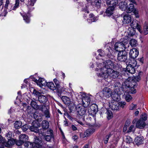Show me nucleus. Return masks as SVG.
Returning <instances> with one entry per match:
<instances>
[{
  "mask_svg": "<svg viewBox=\"0 0 148 148\" xmlns=\"http://www.w3.org/2000/svg\"><path fill=\"white\" fill-rule=\"evenodd\" d=\"M95 71L99 77H102L108 82L111 81V78L116 79L120 75L119 72L114 70L112 68L114 67V64L111 60H108L105 62H97Z\"/></svg>",
  "mask_w": 148,
  "mask_h": 148,
  "instance_id": "obj_1",
  "label": "nucleus"
},
{
  "mask_svg": "<svg viewBox=\"0 0 148 148\" xmlns=\"http://www.w3.org/2000/svg\"><path fill=\"white\" fill-rule=\"evenodd\" d=\"M141 72H140L137 75L132 78L129 77L124 82V85L128 88V90L130 93L134 94L136 92V90L135 88L137 86V82H138L141 80Z\"/></svg>",
  "mask_w": 148,
  "mask_h": 148,
  "instance_id": "obj_2",
  "label": "nucleus"
},
{
  "mask_svg": "<svg viewBox=\"0 0 148 148\" xmlns=\"http://www.w3.org/2000/svg\"><path fill=\"white\" fill-rule=\"evenodd\" d=\"M30 78H32V80L35 82L40 87L47 85L51 90H54L56 89V87L52 82L47 83L45 79L41 78H39L38 79L33 76H31Z\"/></svg>",
  "mask_w": 148,
  "mask_h": 148,
  "instance_id": "obj_3",
  "label": "nucleus"
},
{
  "mask_svg": "<svg viewBox=\"0 0 148 148\" xmlns=\"http://www.w3.org/2000/svg\"><path fill=\"white\" fill-rule=\"evenodd\" d=\"M129 44L128 43L127 40H124V41L118 42L115 43L114 48L117 51H128Z\"/></svg>",
  "mask_w": 148,
  "mask_h": 148,
  "instance_id": "obj_4",
  "label": "nucleus"
},
{
  "mask_svg": "<svg viewBox=\"0 0 148 148\" xmlns=\"http://www.w3.org/2000/svg\"><path fill=\"white\" fill-rule=\"evenodd\" d=\"M84 106H82L81 104H78L76 107V110L78 114L82 116L80 118V120H76V121L81 125H82L83 122L84 121V118L82 116L86 114V110Z\"/></svg>",
  "mask_w": 148,
  "mask_h": 148,
  "instance_id": "obj_5",
  "label": "nucleus"
},
{
  "mask_svg": "<svg viewBox=\"0 0 148 148\" xmlns=\"http://www.w3.org/2000/svg\"><path fill=\"white\" fill-rule=\"evenodd\" d=\"M19 5V0H15V3L12 5V4L9 0H6L5 7L6 10L10 11L15 10L18 8Z\"/></svg>",
  "mask_w": 148,
  "mask_h": 148,
  "instance_id": "obj_6",
  "label": "nucleus"
},
{
  "mask_svg": "<svg viewBox=\"0 0 148 148\" xmlns=\"http://www.w3.org/2000/svg\"><path fill=\"white\" fill-rule=\"evenodd\" d=\"M115 96L113 98L114 101L110 104V107L113 110H118L119 109V105L117 101L119 100V96L117 95H115Z\"/></svg>",
  "mask_w": 148,
  "mask_h": 148,
  "instance_id": "obj_7",
  "label": "nucleus"
},
{
  "mask_svg": "<svg viewBox=\"0 0 148 148\" xmlns=\"http://www.w3.org/2000/svg\"><path fill=\"white\" fill-rule=\"evenodd\" d=\"M122 85L120 82H115L114 84V90L116 95L121 94L124 92V91L123 90V89L122 88Z\"/></svg>",
  "mask_w": 148,
  "mask_h": 148,
  "instance_id": "obj_8",
  "label": "nucleus"
},
{
  "mask_svg": "<svg viewBox=\"0 0 148 148\" xmlns=\"http://www.w3.org/2000/svg\"><path fill=\"white\" fill-rule=\"evenodd\" d=\"M83 98L81 101V104L84 107H87L89 105L90 101V97L87 95L84 94Z\"/></svg>",
  "mask_w": 148,
  "mask_h": 148,
  "instance_id": "obj_9",
  "label": "nucleus"
},
{
  "mask_svg": "<svg viewBox=\"0 0 148 148\" xmlns=\"http://www.w3.org/2000/svg\"><path fill=\"white\" fill-rule=\"evenodd\" d=\"M98 111V106L95 104L91 105L89 108L88 112L89 114L94 116L97 113Z\"/></svg>",
  "mask_w": 148,
  "mask_h": 148,
  "instance_id": "obj_10",
  "label": "nucleus"
},
{
  "mask_svg": "<svg viewBox=\"0 0 148 148\" xmlns=\"http://www.w3.org/2000/svg\"><path fill=\"white\" fill-rule=\"evenodd\" d=\"M127 59V55L125 51H120L119 52L118 56V60L121 62H125Z\"/></svg>",
  "mask_w": 148,
  "mask_h": 148,
  "instance_id": "obj_11",
  "label": "nucleus"
},
{
  "mask_svg": "<svg viewBox=\"0 0 148 148\" xmlns=\"http://www.w3.org/2000/svg\"><path fill=\"white\" fill-rule=\"evenodd\" d=\"M102 93L103 96L106 98H109L111 96L112 94V90L109 88L106 87L102 90Z\"/></svg>",
  "mask_w": 148,
  "mask_h": 148,
  "instance_id": "obj_12",
  "label": "nucleus"
},
{
  "mask_svg": "<svg viewBox=\"0 0 148 148\" xmlns=\"http://www.w3.org/2000/svg\"><path fill=\"white\" fill-rule=\"evenodd\" d=\"M32 125L29 126V130L32 132H34L36 133L39 132L38 127H39V123L36 122H33L32 123Z\"/></svg>",
  "mask_w": 148,
  "mask_h": 148,
  "instance_id": "obj_13",
  "label": "nucleus"
},
{
  "mask_svg": "<svg viewBox=\"0 0 148 148\" xmlns=\"http://www.w3.org/2000/svg\"><path fill=\"white\" fill-rule=\"evenodd\" d=\"M138 51L136 48H134L130 50L129 53L130 57L132 59H134L138 56Z\"/></svg>",
  "mask_w": 148,
  "mask_h": 148,
  "instance_id": "obj_14",
  "label": "nucleus"
},
{
  "mask_svg": "<svg viewBox=\"0 0 148 148\" xmlns=\"http://www.w3.org/2000/svg\"><path fill=\"white\" fill-rule=\"evenodd\" d=\"M98 52L99 53L98 56L96 57V58L97 59H101L103 61L107 57L106 54L105 52L101 49H99L98 50Z\"/></svg>",
  "mask_w": 148,
  "mask_h": 148,
  "instance_id": "obj_15",
  "label": "nucleus"
},
{
  "mask_svg": "<svg viewBox=\"0 0 148 148\" xmlns=\"http://www.w3.org/2000/svg\"><path fill=\"white\" fill-rule=\"evenodd\" d=\"M131 27L135 29H137L138 30L140 33L142 32L141 29H140L141 26L138 24V22L136 21H134L130 24Z\"/></svg>",
  "mask_w": 148,
  "mask_h": 148,
  "instance_id": "obj_16",
  "label": "nucleus"
},
{
  "mask_svg": "<svg viewBox=\"0 0 148 148\" xmlns=\"http://www.w3.org/2000/svg\"><path fill=\"white\" fill-rule=\"evenodd\" d=\"M95 130L93 129H89L86 130L85 132L83 133L80 134V136L83 138L90 136L91 134L94 132Z\"/></svg>",
  "mask_w": 148,
  "mask_h": 148,
  "instance_id": "obj_17",
  "label": "nucleus"
},
{
  "mask_svg": "<svg viewBox=\"0 0 148 148\" xmlns=\"http://www.w3.org/2000/svg\"><path fill=\"white\" fill-rule=\"evenodd\" d=\"M136 68L131 66V65L128 64L126 67V71H125V73L127 74H128V73L132 74H134L135 73V69Z\"/></svg>",
  "mask_w": 148,
  "mask_h": 148,
  "instance_id": "obj_18",
  "label": "nucleus"
},
{
  "mask_svg": "<svg viewBox=\"0 0 148 148\" xmlns=\"http://www.w3.org/2000/svg\"><path fill=\"white\" fill-rule=\"evenodd\" d=\"M146 125V123L144 120L140 119L138 120L136 122V127L139 129H143Z\"/></svg>",
  "mask_w": 148,
  "mask_h": 148,
  "instance_id": "obj_19",
  "label": "nucleus"
},
{
  "mask_svg": "<svg viewBox=\"0 0 148 148\" xmlns=\"http://www.w3.org/2000/svg\"><path fill=\"white\" fill-rule=\"evenodd\" d=\"M125 87L127 89V90H126V91L124 92L123 96L126 101L128 102L132 100V97L129 94V93H131L129 92V91L128 90V88L126 87V86Z\"/></svg>",
  "mask_w": 148,
  "mask_h": 148,
  "instance_id": "obj_20",
  "label": "nucleus"
},
{
  "mask_svg": "<svg viewBox=\"0 0 148 148\" xmlns=\"http://www.w3.org/2000/svg\"><path fill=\"white\" fill-rule=\"evenodd\" d=\"M86 94L83 92H80L79 93H76L75 94L77 101L79 104H81V101L83 98V95Z\"/></svg>",
  "mask_w": 148,
  "mask_h": 148,
  "instance_id": "obj_21",
  "label": "nucleus"
},
{
  "mask_svg": "<svg viewBox=\"0 0 148 148\" xmlns=\"http://www.w3.org/2000/svg\"><path fill=\"white\" fill-rule=\"evenodd\" d=\"M131 15L127 14L124 16L123 22L124 24H128L131 22Z\"/></svg>",
  "mask_w": 148,
  "mask_h": 148,
  "instance_id": "obj_22",
  "label": "nucleus"
},
{
  "mask_svg": "<svg viewBox=\"0 0 148 148\" xmlns=\"http://www.w3.org/2000/svg\"><path fill=\"white\" fill-rule=\"evenodd\" d=\"M53 81L55 83L56 87L58 88V90H61L60 93L62 92L65 91V90L66 89V88L65 87H64L63 88H62V89H61L60 85V82L57 79H53Z\"/></svg>",
  "mask_w": 148,
  "mask_h": 148,
  "instance_id": "obj_23",
  "label": "nucleus"
},
{
  "mask_svg": "<svg viewBox=\"0 0 148 148\" xmlns=\"http://www.w3.org/2000/svg\"><path fill=\"white\" fill-rule=\"evenodd\" d=\"M36 1V0H30L29 1L27 5L29 12H31L34 10V8L33 6Z\"/></svg>",
  "mask_w": 148,
  "mask_h": 148,
  "instance_id": "obj_24",
  "label": "nucleus"
},
{
  "mask_svg": "<svg viewBox=\"0 0 148 148\" xmlns=\"http://www.w3.org/2000/svg\"><path fill=\"white\" fill-rule=\"evenodd\" d=\"M143 137L142 136H139L135 138L134 141L136 144L139 145L143 144Z\"/></svg>",
  "mask_w": 148,
  "mask_h": 148,
  "instance_id": "obj_25",
  "label": "nucleus"
},
{
  "mask_svg": "<svg viewBox=\"0 0 148 148\" xmlns=\"http://www.w3.org/2000/svg\"><path fill=\"white\" fill-rule=\"evenodd\" d=\"M136 9L135 8L134 4L132 3H130L127 5V8L126 9V12L128 13H131Z\"/></svg>",
  "mask_w": 148,
  "mask_h": 148,
  "instance_id": "obj_26",
  "label": "nucleus"
},
{
  "mask_svg": "<svg viewBox=\"0 0 148 148\" xmlns=\"http://www.w3.org/2000/svg\"><path fill=\"white\" fill-rule=\"evenodd\" d=\"M127 5V3L126 2L122 1L119 4V8L122 11H126Z\"/></svg>",
  "mask_w": 148,
  "mask_h": 148,
  "instance_id": "obj_27",
  "label": "nucleus"
},
{
  "mask_svg": "<svg viewBox=\"0 0 148 148\" xmlns=\"http://www.w3.org/2000/svg\"><path fill=\"white\" fill-rule=\"evenodd\" d=\"M101 0H92L91 4L98 8H100L101 4Z\"/></svg>",
  "mask_w": 148,
  "mask_h": 148,
  "instance_id": "obj_28",
  "label": "nucleus"
},
{
  "mask_svg": "<svg viewBox=\"0 0 148 148\" xmlns=\"http://www.w3.org/2000/svg\"><path fill=\"white\" fill-rule=\"evenodd\" d=\"M114 8V7L109 6L106 9V15L108 16L112 15L113 13V11Z\"/></svg>",
  "mask_w": 148,
  "mask_h": 148,
  "instance_id": "obj_29",
  "label": "nucleus"
},
{
  "mask_svg": "<svg viewBox=\"0 0 148 148\" xmlns=\"http://www.w3.org/2000/svg\"><path fill=\"white\" fill-rule=\"evenodd\" d=\"M41 126L43 130H46L49 127V123L46 120H43L42 122Z\"/></svg>",
  "mask_w": 148,
  "mask_h": 148,
  "instance_id": "obj_30",
  "label": "nucleus"
},
{
  "mask_svg": "<svg viewBox=\"0 0 148 148\" xmlns=\"http://www.w3.org/2000/svg\"><path fill=\"white\" fill-rule=\"evenodd\" d=\"M61 99L63 102L67 106L69 105L71 103V101L69 98L66 96L62 97Z\"/></svg>",
  "mask_w": 148,
  "mask_h": 148,
  "instance_id": "obj_31",
  "label": "nucleus"
},
{
  "mask_svg": "<svg viewBox=\"0 0 148 148\" xmlns=\"http://www.w3.org/2000/svg\"><path fill=\"white\" fill-rule=\"evenodd\" d=\"M38 101L41 103H45L47 101V98L43 95H40L38 97Z\"/></svg>",
  "mask_w": 148,
  "mask_h": 148,
  "instance_id": "obj_32",
  "label": "nucleus"
},
{
  "mask_svg": "<svg viewBox=\"0 0 148 148\" xmlns=\"http://www.w3.org/2000/svg\"><path fill=\"white\" fill-rule=\"evenodd\" d=\"M34 143L36 144V147H40L42 145V141L41 139L38 138L37 137L35 138Z\"/></svg>",
  "mask_w": 148,
  "mask_h": 148,
  "instance_id": "obj_33",
  "label": "nucleus"
},
{
  "mask_svg": "<svg viewBox=\"0 0 148 148\" xmlns=\"http://www.w3.org/2000/svg\"><path fill=\"white\" fill-rule=\"evenodd\" d=\"M30 105L34 109L38 110L39 108V106L37 105L35 100L31 99Z\"/></svg>",
  "mask_w": 148,
  "mask_h": 148,
  "instance_id": "obj_34",
  "label": "nucleus"
},
{
  "mask_svg": "<svg viewBox=\"0 0 148 148\" xmlns=\"http://www.w3.org/2000/svg\"><path fill=\"white\" fill-rule=\"evenodd\" d=\"M24 20L27 23H28L30 22V14L28 12L27 14H23L22 15Z\"/></svg>",
  "mask_w": 148,
  "mask_h": 148,
  "instance_id": "obj_35",
  "label": "nucleus"
},
{
  "mask_svg": "<svg viewBox=\"0 0 148 148\" xmlns=\"http://www.w3.org/2000/svg\"><path fill=\"white\" fill-rule=\"evenodd\" d=\"M127 33L129 36H133L136 33L135 29L131 27H129Z\"/></svg>",
  "mask_w": 148,
  "mask_h": 148,
  "instance_id": "obj_36",
  "label": "nucleus"
},
{
  "mask_svg": "<svg viewBox=\"0 0 148 148\" xmlns=\"http://www.w3.org/2000/svg\"><path fill=\"white\" fill-rule=\"evenodd\" d=\"M28 138L27 136L25 134L21 135L19 136V139L24 143L28 140Z\"/></svg>",
  "mask_w": 148,
  "mask_h": 148,
  "instance_id": "obj_37",
  "label": "nucleus"
},
{
  "mask_svg": "<svg viewBox=\"0 0 148 148\" xmlns=\"http://www.w3.org/2000/svg\"><path fill=\"white\" fill-rule=\"evenodd\" d=\"M132 60H131V62H129V65H131L133 67H134L136 68H138V65H137V62L136 61L133 59H132Z\"/></svg>",
  "mask_w": 148,
  "mask_h": 148,
  "instance_id": "obj_38",
  "label": "nucleus"
},
{
  "mask_svg": "<svg viewBox=\"0 0 148 148\" xmlns=\"http://www.w3.org/2000/svg\"><path fill=\"white\" fill-rule=\"evenodd\" d=\"M22 123L20 121H16L14 123V127L16 129L20 128L22 125Z\"/></svg>",
  "mask_w": 148,
  "mask_h": 148,
  "instance_id": "obj_39",
  "label": "nucleus"
},
{
  "mask_svg": "<svg viewBox=\"0 0 148 148\" xmlns=\"http://www.w3.org/2000/svg\"><path fill=\"white\" fill-rule=\"evenodd\" d=\"M130 44L133 47H135L137 45V42L134 39H132L130 40Z\"/></svg>",
  "mask_w": 148,
  "mask_h": 148,
  "instance_id": "obj_40",
  "label": "nucleus"
},
{
  "mask_svg": "<svg viewBox=\"0 0 148 148\" xmlns=\"http://www.w3.org/2000/svg\"><path fill=\"white\" fill-rule=\"evenodd\" d=\"M106 113L107 115V118L108 119H110L113 116L112 112L110 110H107Z\"/></svg>",
  "mask_w": 148,
  "mask_h": 148,
  "instance_id": "obj_41",
  "label": "nucleus"
},
{
  "mask_svg": "<svg viewBox=\"0 0 148 148\" xmlns=\"http://www.w3.org/2000/svg\"><path fill=\"white\" fill-rule=\"evenodd\" d=\"M112 135L110 133H109L108 135H106L105 137L103 138V140L105 144H106L108 143L109 138Z\"/></svg>",
  "mask_w": 148,
  "mask_h": 148,
  "instance_id": "obj_42",
  "label": "nucleus"
},
{
  "mask_svg": "<svg viewBox=\"0 0 148 148\" xmlns=\"http://www.w3.org/2000/svg\"><path fill=\"white\" fill-rule=\"evenodd\" d=\"M53 136L47 135L45 136V140L48 142H51V139L53 138Z\"/></svg>",
  "mask_w": 148,
  "mask_h": 148,
  "instance_id": "obj_43",
  "label": "nucleus"
},
{
  "mask_svg": "<svg viewBox=\"0 0 148 148\" xmlns=\"http://www.w3.org/2000/svg\"><path fill=\"white\" fill-rule=\"evenodd\" d=\"M24 143L25 147L26 148H32L33 146V144L29 142H25Z\"/></svg>",
  "mask_w": 148,
  "mask_h": 148,
  "instance_id": "obj_44",
  "label": "nucleus"
},
{
  "mask_svg": "<svg viewBox=\"0 0 148 148\" xmlns=\"http://www.w3.org/2000/svg\"><path fill=\"white\" fill-rule=\"evenodd\" d=\"M32 94L34 96L38 97L40 95L41 93L40 92L36 90V89L33 88Z\"/></svg>",
  "mask_w": 148,
  "mask_h": 148,
  "instance_id": "obj_45",
  "label": "nucleus"
},
{
  "mask_svg": "<svg viewBox=\"0 0 148 148\" xmlns=\"http://www.w3.org/2000/svg\"><path fill=\"white\" fill-rule=\"evenodd\" d=\"M49 109V107L48 106L43 105L41 106V107L40 108V110L44 112V111H46V110Z\"/></svg>",
  "mask_w": 148,
  "mask_h": 148,
  "instance_id": "obj_46",
  "label": "nucleus"
},
{
  "mask_svg": "<svg viewBox=\"0 0 148 148\" xmlns=\"http://www.w3.org/2000/svg\"><path fill=\"white\" fill-rule=\"evenodd\" d=\"M7 143L9 146L15 143V141L12 138L8 139Z\"/></svg>",
  "mask_w": 148,
  "mask_h": 148,
  "instance_id": "obj_47",
  "label": "nucleus"
},
{
  "mask_svg": "<svg viewBox=\"0 0 148 148\" xmlns=\"http://www.w3.org/2000/svg\"><path fill=\"white\" fill-rule=\"evenodd\" d=\"M43 113L46 118H48L50 117L51 114L49 112V109H48L46 110V111H44Z\"/></svg>",
  "mask_w": 148,
  "mask_h": 148,
  "instance_id": "obj_48",
  "label": "nucleus"
},
{
  "mask_svg": "<svg viewBox=\"0 0 148 148\" xmlns=\"http://www.w3.org/2000/svg\"><path fill=\"white\" fill-rule=\"evenodd\" d=\"M143 33L145 35H146L148 34V26L147 25L144 26Z\"/></svg>",
  "mask_w": 148,
  "mask_h": 148,
  "instance_id": "obj_49",
  "label": "nucleus"
},
{
  "mask_svg": "<svg viewBox=\"0 0 148 148\" xmlns=\"http://www.w3.org/2000/svg\"><path fill=\"white\" fill-rule=\"evenodd\" d=\"M140 119L144 120V121H146L147 119V114L145 113H143Z\"/></svg>",
  "mask_w": 148,
  "mask_h": 148,
  "instance_id": "obj_50",
  "label": "nucleus"
},
{
  "mask_svg": "<svg viewBox=\"0 0 148 148\" xmlns=\"http://www.w3.org/2000/svg\"><path fill=\"white\" fill-rule=\"evenodd\" d=\"M125 139L127 143H130L132 141V138L129 136H126Z\"/></svg>",
  "mask_w": 148,
  "mask_h": 148,
  "instance_id": "obj_51",
  "label": "nucleus"
},
{
  "mask_svg": "<svg viewBox=\"0 0 148 148\" xmlns=\"http://www.w3.org/2000/svg\"><path fill=\"white\" fill-rule=\"evenodd\" d=\"M29 126L27 124H25L22 127V129L23 131H26L29 128Z\"/></svg>",
  "mask_w": 148,
  "mask_h": 148,
  "instance_id": "obj_52",
  "label": "nucleus"
},
{
  "mask_svg": "<svg viewBox=\"0 0 148 148\" xmlns=\"http://www.w3.org/2000/svg\"><path fill=\"white\" fill-rule=\"evenodd\" d=\"M119 108H123L125 106L126 103L125 102L121 101L119 102Z\"/></svg>",
  "mask_w": 148,
  "mask_h": 148,
  "instance_id": "obj_53",
  "label": "nucleus"
},
{
  "mask_svg": "<svg viewBox=\"0 0 148 148\" xmlns=\"http://www.w3.org/2000/svg\"><path fill=\"white\" fill-rule=\"evenodd\" d=\"M74 103H73L72 104L71 103V104L69 105L68 106L70 112H72L73 111V109L74 108Z\"/></svg>",
  "mask_w": 148,
  "mask_h": 148,
  "instance_id": "obj_54",
  "label": "nucleus"
},
{
  "mask_svg": "<svg viewBox=\"0 0 148 148\" xmlns=\"http://www.w3.org/2000/svg\"><path fill=\"white\" fill-rule=\"evenodd\" d=\"M15 143L18 146H20L24 143L23 141H22L20 140L19 139V140L15 141Z\"/></svg>",
  "mask_w": 148,
  "mask_h": 148,
  "instance_id": "obj_55",
  "label": "nucleus"
},
{
  "mask_svg": "<svg viewBox=\"0 0 148 148\" xmlns=\"http://www.w3.org/2000/svg\"><path fill=\"white\" fill-rule=\"evenodd\" d=\"M5 135L8 139L12 138V133L10 132H8Z\"/></svg>",
  "mask_w": 148,
  "mask_h": 148,
  "instance_id": "obj_56",
  "label": "nucleus"
},
{
  "mask_svg": "<svg viewBox=\"0 0 148 148\" xmlns=\"http://www.w3.org/2000/svg\"><path fill=\"white\" fill-rule=\"evenodd\" d=\"M136 108V105L132 104L130 106L129 109L130 110H133Z\"/></svg>",
  "mask_w": 148,
  "mask_h": 148,
  "instance_id": "obj_57",
  "label": "nucleus"
},
{
  "mask_svg": "<svg viewBox=\"0 0 148 148\" xmlns=\"http://www.w3.org/2000/svg\"><path fill=\"white\" fill-rule=\"evenodd\" d=\"M136 18H138L139 17V15L138 14V11L137 9H135V10L133 12Z\"/></svg>",
  "mask_w": 148,
  "mask_h": 148,
  "instance_id": "obj_58",
  "label": "nucleus"
},
{
  "mask_svg": "<svg viewBox=\"0 0 148 148\" xmlns=\"http://www.w3.org/2000/svg\"><path fill=\"white\" fill-rule=\"evenodd\" d=\"M47 133L49 135L53 136V131L52 130L50 129L47 130Z\"/></svg>",
  "mask_w": 148,
  "mask_h": 148,
  "instance_id": "obj_59",
  "label": "nucleus"
},
{
  "mask_svg": "<svg viewBox=\"0 0 148 148\" xmlns=\"http://www.w3.org/2000/svg\"><path fill=\"white\" fill-rule=\"evenodd\" d=\"M134 128V125H131L130 127L129 128V130H127V132H132L133 130V129Z\"/></svg>",
  "mask_w": 148,
  "mask_h": 148,
  "instance_id": "obj_60",
  "label": "nucleus"
},
{
  "mask_svg": "<svg viewBox=\"0 0 148 148\" xmlns=\"http://www.w3.org/2000/svg\"><path fill=\"white\" fill-rule=\"evenodd\" d=\"M138 60L139 61L141 64H142L144 62V59L143 57H142L140 58H138Z\"/></svg>",
  "mask_w": 148,
  "mask_h": 148,
  "instance_id": "obj_61",
  "label": "nucleus"
},
{
  "mask_svg": "<svg viewBox=\"0 0 148 148\" xmlns=\"http://www.w3.org/2000/svg\"><path fill=\"white\" fill-rule=\"evenodd\" d=\"M98 19V18L97 17H93L91 19L92 22H94L96 21Z\"/></svg>",
  "mask_w": 148,
  "mask_h": 148,
  "instance_id": "obj_62",
  "label": "nucleus"
},
{
  "mask_svg": "<svg viewBox=\"0 0 148 148\" xmlns=\"http://www.w3.org/2000/svg\"><path fill=\"white\" fill-rule=\"evenodd\" d=\"M83 11L85 12L86 13H89V11L88 9L86 7H85V8L83 9Z\"/></svg>",
  "mask_w": 148,
  "mask_h": 148,
  "instance_id": "obj_63",
  "label": "nucleus"
},
{
  "mask_svg": "<svg viewBox=\"0 0 148 148\" xmlns=\"http://www.w3.org/2000/svg\"><path fill=\"white\" fill-rule=\"evenodd\" d=\"M127 125H125L124 126V127L123 128V132H125L127 130Z\"/></svg>",
  "mask_w": 148,
  "mask_h": 148,
  "instance_id": "obj_64",
  "label": "nucleus"
}]
</instances>
